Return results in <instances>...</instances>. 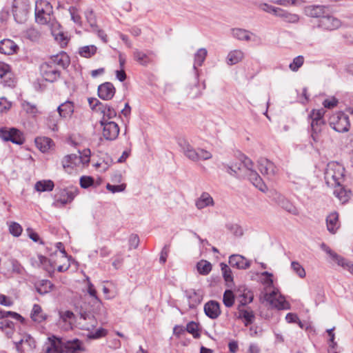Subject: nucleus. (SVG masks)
<instances>
[{
    "label": "nucleus",
    "instance_id": "4c0bfd02",
    "mask_svg": "<svg viewBox=\"0 0 353 353\" xmlns=\"http://www.w3.org/2000/svg\"><path fill=\"white\" fill-rule=\"evenodd\" d=\"M277 17L283 19L285 22L296 23L299 20V15L288 12L281 8L278 11Z\"/></svg>",
    "mask_w": 353,
    "mask_h": 353
},
{
    "label": "nucleus",
    "instance_id": "6e6552de",
    "mask_svg": "<svg viewBox=\"0 0 353 353\" xmlns=\"http://www.w3.org/2000/svg\"><path fill=\"white\" fill-rule=\"evenodd\" d=\"M100 124L103 127V136L106 140L112 141L118 137L119 128L116 122L101 119Z\"/></svg>",
    "mask_w": 353,
    "mask_h": 353
},
{
    "label": "nucleus",
    "instance_id": "13d9d810",
    "mask_svg": "<svg viewBox=\"0 0 353 353\" xmlns=\"http://www.w3.org/2000/svg\"><path fill=\"white\" fill-rule=\"evenodd\" d=\"M239 158L246 168L247 172L251 171V170H254L253 162L250 159L245 156L243 154H240Z\"/></svg>",
    "mask_w": 353,
    "mask_h": 353
},
{
    "label": "nucleus",
    "instance_id": "680f3d73",
    "mask_svg": "<svg viewBox=\"0 0 353 353\" xmlns=\"http://www.w3.org/2000/svg\"><path fill=\"white\" fill-rule=\"evenodd\" d=\"M94 183V179L88 176H83L80 178V185L83 188H88Z\"/></svg>",
    "mask_w": 353,
    "mask_h": 353
},
{
    "label": "nucleus",
    "instance_id": "0e129e2a",
    "mask_svg": "<svg viewBox=\"0 0 353 353\" xmlns=\"http://www.w3.org/2000/svg\"><path fill=\"white\" fill-rule=\"evenodd\" d=\"M23 108L26 112L35 114L37 112V108L35 105L30 103L28 101H24L22 103Z\"/></svg>",
    "mask_w": 353,
    "mask_h": 353
},
{
    "label": "nucleus",
    "instance_id": "6e6d98bb",
    "mask_svg": "<svg viewBox=\"0 0 353 353\" xmlns=\"http://www.w3.org/2000/svg\"><path fill=\"white\" fill-rule=\"evenodd\" d=\"M50 29L51 30L52 34L54 37V39L59 41L61 45L67 43L66 37L64 36L63 32L59 31V28Z\"/></svg>",
    "mask_w": 353,
    "mask_h": 353
},
{
    "label": "nucleus",
    "instance_id": "603ef678",
    "mask_svg": "<svg viewBox=\"0 0 353 353\" xmlns=\"http://www.w3.org/2000/svg\"><path fill=\"white\" fill-rule=\"evenodd\" d=\"M108 334L107 330L100 327L95 332H90L88 334V338L90 339H99L103 336H105Z\"/></svg>",
    "mask_w": 353,
    "mask_h": 353
},
{
    "label": "nucleus",
    "instance_id": "8fccbe9b",
    "mask_svg": "<svg viewBox=\"0 0 353 353\" xmlns=\"http://www.w3.org/2000/svg\"><path fill=\"white\" fill-rule=\"evenodd\" d=\"M223 276L227 283L233 282V276L231 269L225 263H221Z\"/></svg>",
    "mask_w": 353,
    "mask_h": 353
},
{
    "label": "nucleus",
    "instance_id": "3c124183",
    "mask_svg": "<svg viewBox=\"0 0 353 353\" xmlns=\"http://www.w3.org/2000/svg\"><path fill=\"white\" fill-rule=\"evenodd\" d=\"M304 63V57L301 55L296 57L292 62L289 65V68L293 71L296 72L303 65Z\"/></svg>",
    "mask_w": 353,
    "mask_h": 353
},
{
    "label": "nucleus",
    "instance_id": "20e7f679",
    "mask_svg": "<svg viewBox=\"0 0 353 353\" xmlns=\"http://www.w3.org/2000/svg\"><path fill=\"white\" fill-rule=\"evenodd\" d=\"M330 125L338 132H347L350 127L349 117L342 112L334 113L329 119Z\"/></svg>",
    "mask_w": 353,
    "mask_h": 353
},
{
    "label": "nucleus",
    "instance_id": "f257e3e1",
    "mask_svg": "<svg viewBox=\"0 0 353 353\" xmlns=\"http://www.w3.org/2000/svg\"><path fill=\"white\" fill-rule=\"evenodd\" d=\"M35 19L39 23L47 25L50 28H60L53 16L52 6L46 1L37 0L35 3Z\"/></svg>",
    "mask_w": 353,
    "mask_h": 353
},
{
    "label": "nucleus",
    "instance_id": "a878e982",
    "mask_svg": "<svg viewBox=\"0 0 353 353\" xmlns=\"http://www.w3.org/2000/svg\"><path fill=\"white\" fill-rule=\"evenodd\" d=\"M327 228L330 232L334 234L339 229L340 224L339 214L336 212H331L326 218Z\"/></svg>",
    "mask_w": 353,
    "mask_h": 353
},
{
    "label": "nucleus",
    "instance_id": "9b49d317",
    "mask_svg": "<svg viewBox=\"0 0 353 353\" xmlns=\"http://www.w3.org/2000/svg\"><path fill=\"white\" fill-rule=\"evenodd\" d=\"M41 72L46 81L54 82L60 77V71L49 62L41 65Z\"/></svg>",
    "mask_w": 353,
    "mask_h": 353
},
{
    "label": "nucleus",
    "instance_id": "c85d7f7f",
    "mask_svg": "<svg viewBox=\"0 0 353 353\" xmlns=\"http://www.w3.org/2000/svg\"><path fill=\"white\" fill-rule=\"evenodd\" d=\"M58 114L62 118L71 117L74 112V105L71 101H67L57 108Z\"/></svg>",
    "mask_w": 353,
    "mask_h": 353
},
{
    "label": "nucleus",
    "instance_id": "e433bc0d",
    "mask_svg": "<svg viewBox=\"0 0 353 353\" xmlns=\"http://www.w3.org/2000/svg\"><path fill=\"white\" fill-rule=\"evenodd\" d=\"M54 187V182L51 180L39 181L35 183L34 188L38 192L52 191Z\"/></svg>",
    "mask_w": 353,
    "mask_h": 353
},
{
    "label": "nucleus",
    "instance_id": "864d4df0",
    "mask_svg": "<svg viewBox=\"0 0 353 353\" xmlns=\"http://www.w3.org/2000/svg\"><path fill=\"white\" fill-rule=\"evenodd\" d=\"M11 267H12V272L17 274H23L25 272L24 268L22 265L16 259H11L10 261Z\"/></svg>",
    "mask_w": 353,
    "mask_h": 353
},
{
    "label": "nucleus",
    "instance_id": "c756f323",
    "mask_svg": "<svg viewBox=\"0 0 353 353\" xmlns=\"http://www.w3.org/2000/svg\"><path fill=\"white\" fill-rule=\"evenodd\" d=\"M49 344L47 345L45 353H61V339L55 336L48 338Z\"/></svg>",
    "mask_w": 353,
    "mask_h": 353
},
{
    "label": "nucleus",
    "instance_id": "e2e57ef3",
    "mask_svg": "<svg viewBox=\"0 0 353 353\" xmlns=\"http://www.w3.org/2000/svg\"><path fill=\"white\" fill-rule=\"evenodd\" d=\"M88 281V293L90 296L93 298L97 303H100V300L99 299L97 295V291L94 288V285L89 281V279H87Z\"/></svg>",
    "mask_w": 353,
    "mask_h": 353
},
{
    "label": "nucleus",
    "instance_id": "4468645a",
    "mask_svg": "<svg viewBox=\"0 0 353 353\" xmlns=\"http://www.w3.org/2000/svg\"><path fill=\"white\" fill-rule=\"evenodd\" d=\"M83 350L82 343L79 339L64 341L61 339V353H80Z\"/></svg>",
    "mask_w": 353,
    "mask_h": 353
},
{
    "label": "nucleus",
    "instance_id": "4d7b16f0",
    "mask_svg": "<svg viewBox=\"0 0 353 353\" xmlns=\"http://www.w3.org/2000/svg\"><path fill=\"white\" fill-rule=\"evenodd\" d=\"M198 161H207L212 158V154L210 151L203 148H198Z\"/></svg>",
    "mask_w": 353,
    "mask_h": 353
},
{
    "label": "nucleus",
    "instance_id": "2eb2a0df",
    "mask_svg": "<svg viewBox=\"0 0 353 353\" xmlns=\"http://www.w3.org/2000/svg\"><path fill=\"white\" fill-rule=\"evenodd\" d=\"M178 143L181 152L188 159L194 162H198V148H194L185 139H179Z\"/></svg>",
    "mask_w": 353,
    "mask_h": 353
},
{
    "label": "nucleus",
    "instance_id": "39448f33",
    "mask_svg": "<svg viewBox=\"0 0 353 353\" xmlns=\"http://www.w3.org/2000/svg\"><path fill=\"white\" fill-rule=\"evenodd\" d=\"M12 12L14 20L19 23H23L28 19L29 5L26 0H14Z\"/></svg>",
    "mask_w": 353,
    "mask_h": 353
},
{
    "label": "nucleus",
    "instance_id": "9d476101",
    "mask_svg": "<svg viewBox=\"0 0 353 353\" xmlns=\"http://www.w3.org/2000/svg\"><path fill=\"white\" fill-rule=\"evenodd\" d=\"M232 35L234 38L243 41H252L259 43L261 38L250 31L243 28L232 29Z\"/></svg>",
    "mask_w": 353,
    "mask_h": 353
},
{
    "label": "nucleus",
    "instance_id": "338daca9",
    "mask_svg": "<svg viewBox=\"0 0 353 353\" xmlns=\"http://www.w3.org/2000/svg\"><path fill=\"white\" fill-rule=\"evenodd\" d=\"M227 228L236 236H241L243 234L241 228L237 224L227 225Z\"/></svg>",
    "mask_w": 353,
    "mask_h": 353
},
{
    "label": "nucleus",
    "instance_id": "c9c22d12",
    "mask_svg": "<svg viewBox=\"0 0 353 353\" xmlns=\"http://www.w3.org/2000/svg\"><path fill=\"white\" fill-rule=\"evenodd\" d=\"M334 188V194L343 203L347 202L350 198V192L347 191L342 185H336Z\"/></svg>",
    "mask_w": 353,
    "mask_h": 353
},
{
    "label": "nucleus",
    "instance_id": "7c9ffc66",
    "mask_svg": "<svg viewBox=\"0 0 353 353\" xmlns=\"http://www.w3.org/2000/svg\"><path fill=\"white\" fill-rule=\"evenodd\" d=\"M238 318L244 319V324L245 326H248L253 323L254 320V314L253 311L244 310L241 308V306L238 307Z\"/></svg>",
    "mask_w": 353,
    "mask_h": 353
},
{
    "label": "nucleus",
    "instance_id": "a18cd8bd",
    "mask_svg": "<svg viewBox=\"0 0 353 353\" xmlns=\"http://www.w3.org/2000/svg\"><path fill=\"white\" fill-rule=\"evenodd\" d=\"M90 150H84L83 154L80 153L78 155L77 154V159H76V161L77 166H79L81 164L83 165L88 164L90 162Z\"/></svg>",
    "mask_w": 353,
    "mask_h": 353
},
{
    "label": "nucleus",
    "instance_id": "f03ea898",
    "mask_svg": "<svg viewBox=\"0 0 353 353\" xmlns=\"http://www.w3.org/2000/svg\"><path fill=\"white\" fill-rule=\"evenodd\" d=\"M343 166L335 161H331L327 163L324 178L326 184L329 187H336V185H342L344 181Z\"/></svg>",
    "mask_w": 353,
    "mask_h": 353
},
{
    "label": "nucleus",
    "instance_id": "c03bdc74",
    "mask_svg": "<svg viewBox=\"0 0 353 353\" xmlns=\"http://www.w3.org/2000/svg\"><path fill=\"white\" fill-rule=\"evenodd\" d=\"M196 267L199 272L203 275L208 274L212 270L211 263L204 260L199 261L197 263Z\"/></svg>",
    "mask_w": 353,
    "mask_h": 353
},
{
    "label": "nucleus",
    "instance_id": "f8f14e48",
    "mask_svg": "<svg viewBox=\"0 0 353 353\" xmlns=\"http://www.w3.org/2000/svg\"><path fill=\"white\" fill-rule=\"evenodd\" d=\"M258 168L263 175L267 176L269 179L272 178L277 172L275 165L265 158L259 159Z\"/></svg>",
    "mask_w": 353,
    "mask_h": 353
},
{
    "label": "nucleus",
    "instance_id": "cd10ccee",
    "mask_svg": "<svg viewBox=\"0 0 353 353\" xmlns=\"http://www.w3.org/2000/svg\"><path fill=\"white\" fill-rule=\"evenodd\" d=\"M325 8L323 6H310L305 8V13L308 17L321 19L324 17Z\"/></svg>",
    "mask_w": 353,
    "mask_h": 353
},
{
    "label": "nucleus",
    "instance_id": "5701e85b",
    "mask_svg": "<svg viewBox=\"0 0 353 353\" xmlns=\"http://www.w3.org/2000/svg\"><path fill=\"white\" fill-rule=\"evenodd\" d=\"M18 46L10 39H3L0 41V52L4 54H13L17 52Z\"/></svg>",
    "mask_w": 353,
    "mask_h": 353
},
{
    "label": "nucleus",
    "instance_id": "393cba45",
    "mask_svg": "<svg viewBox=\"0 0 353 353\" xmlns=\"http://www.w3.org/2000/svg\"><path fill=\"white\" fill-rule=\"evenodd\" d=\"M61 117L55 112L49 113L45 119V125L48 129L56 132L59 130L58 123L60 121Z\"/></svg>",
    "mask_w": 353,
    "mask_h": 353
},
{
    "label": "nucleus",
    "instance_id": "aec40b11",
    "mask_svg": "<svg viewBox=\"0 0 353 353\" xmlns=\"http://www.w3.org/2000/svg\"><path fill=\"white\" fill-rule=\"evenodd\" d=\"M205 314L212 319H216L221 314L220 305L216 301H210L204 305Z\"/></svg>",
    "mask_w": 353,
    "mask_h": 353
},
{
    "label": "nucleus",
    "instance_id": "774afa93",
    "mask_svg": "<svg viewBox=\"0 0 353 353\" xmlns=\"http://www.w3.org/2000/svg\"><path fill=\"white\" fill-rule=\"evenodd\" d=\"M23 344H26L30 348H33L36 346L34 339L29 334H25L21 339Z\"/></svg>",
    "mask_w": 353,
    "mask_h": 353
},
{
    "label": "nucleus",
    "instance_id": "1a4fd4ad",
    "mask_svg": "<svg viewBox=\"0 0 353 353\" xmlns=\"http://www.w3.org/2000/svg\"><path fill=\"white\" fill-rule=\"evenodd\" d=\"M78 193L77 188H67L61 190L59 198L57 199L53 203V205L56 208H61L65 204L70 203Z\"/></svg>",
    "mask_w": 353,
    "mask_h": 353
},
{
    "label": "nucleus",
    "instance_id": "dca6fc26",
    "mask_svg": "<svg viewBox=\"0 0 353 353\" xmlns=\"http://www.w3.org/2000/svg\"><path fill=\"white\" fill-rule=\"evenodd\" d=\"M319 26L325 30H333L341 26V21L332 16L324 15L319 19Z\"/></svg>",
    "mask_w": 353,
    "mask_h": 353
},
{
    "label": "nucleus",
    "instance_id": "de8ad7c7",
    "mask_svg": "<svg viewBox=\"0 0 353 353\" xmlns=\"http://www.w3.org/2000/svg\"><path fill=\"white\" fill-rule=\"evenodd\" d=\"M223 302L227 307H230L234 305V296L232 290H227L225 291L223 296Z\"/></svg>",
    "mask_w": 353,
    "mask_h": 353
},
{
    "label": "nucleus",
    "instance_id": "37998d69",
    "mask_svg": "<svg viewBox=\"0 0 353 353\" xmlns=\"http://www.w3.org/2000/svg\"><path fill=\"white\" fill-rule=\"evenodd\" d=\"M321 248L322 250L325 252L338 265L342 264L343 257L332 251L326 244L324 243H321Z\"/></svg>",
    "mask_w": 353,
    "mask_h": 353
},
{
    "label": "nucleus",
    "instance_id": "473e14b6",
    "mask_svg": "<svg viewBox=\"0 0 353 353\" xmlns=\"http://www.w3.org/2000/svg\"><path fill=\"white\" fill-rule=\"evenodd\" d=\"M35 143L41 152H45L52 147L53 141L50 138L43 137L36 138Z\"/></svg>",
    "mask_w": 353,
    "mask_h": 353
},
{
    "label": "nucleus",
    "instance_id": "49530a36",
    "mask_svg": "<svg viewBox=\"0 0 353 353\" xmlns=\"http://www.w3.org/2000/svg\"><path fill=\"white\" fill-rule=\"evenodd\" d=\"M280 207L293 215H299V214L298 208L287 199L283 202Z\"/></svg>",
    "mask_w": 353,
    "mask_h": 353
},
{
    "label": "nucleus",
    "instance_id": "6ab92c4d",
    "mask_svg": "<svg viewBox=\"0 0 353 353\" xmlns=\"http://www.w3.org/2000/svg\"><path fill=\"white\" fill-rule=\"evenodd\" d=\"M48 62L54 65V67L59 66L65 69L69 65L70 60L69 56L65 52H61L52 56Z\"/></svg>",
    "mask_w": 353,
    "mask_h": 353
},
{
    "label": "nucleus",
    "instance_id": "69168bd1",
    "mask_svg": "<svg viewBox=\"0 0 353 353\" xmlns=\"http://www.w3.org/2000/svg\"><path fill=\"white\" fill-rule=\"evenodd\" d=\"M88 103L90 105V107L92 110L99 112V108H101V105L103 104V103L100 102L96 98H90L88 99Z\"/></svg>",
    "mask_w": 353,
    "mask_h": 353
},
{
    "label": "nucleus",
    "instance_id": "412c9836",
    "mask_svg": "<svg viewBox=\"0 0 353 353\" xmlns=\"http://www.w3.org/2000/svg\"><path fill=\"white\" fill-rule=\"evenodd\" d=\"M246 175L251 183L260 191L265 192L268 190L266 185L254 170L246 172Z\"/></svg>",
    "mask_w": 353,
    "mask_h": 353
},
{
    "label": "nucleus",
    "instance_id": "09e8293b",
    "mask_svg": "<svg viewBox=\"0 0 353 353\" xmlns=\"http://www.w3.org/2000/svg\"><path fill=\"white\" fill-rule=\"evenodd\" d=\"M185 330L190 334H192L195 339L200 337V333L199 332V324L194 321H190L187 324Z\"/></svg>",
    "mask_w": 353,
    "mask_h": 353
},
{
    "label": "nucleus",
    "instance_id": "a211bd4d",
    "mask_svg": "<svg viewBox=\"0 0 353 353\" xmlns=\"http://www.w3.org/2000/svg\"><path fill=\"white\" fill-rule=\"evenodd\" d=\"M229 263L233 268L246 270L250 268L251 262L240 254H232L229 258Z\"/></svg>",
    "mask_w": 353,
    "mask_h": 353
},
{
    "label": "nucleus",
    "instance_id": "5fc2aeb1",
    "mask_svg": "<svg viewBox=\"0 0 353 353\" xmlns=\"http://www.w3.org/2000/svg\"><path fill=\"white\" fill-rule=\"evenodd\" d=\"M291 268L293 271L300 277L304 278L306 275L305 269L297 261H292L291 263Z\"/></svg>",
    "mask_w": 353,
    "mask_h": 353
},
{
    "label": "nucleus",
    "instance_id": "7ed1b4c3",
    "mask_svg": "<svg viewBox=\"0 0 353 353\" xmlns=\"http://www.w3.org/2000/svg\"><path fill=\"white\" fill-rule=\"evenodd\" d=\"M324 114L325 110L323 108L313 110L310 114L312 130L311 137L314 142H317L319 140L320 133L325 125Z\"/></svg>",
    "mask_w": 353,
    "mask_h": 353
},
{
    "label": "nucleus",
    "instance_id": "f704fd0d",
    "mask_svg": "<svg viewBox=\"0 0 353 353\" xmlns=\"http://www.w3.org/2000/svg\"><path fill=\"white\" fill-rule=\"evenodd\" d=\"M77 154H71L65 156L61 160V165L63 168L68 171V169L72 168L74 166H77V163L76 161Z\"/></svg>",
    "mask_w": 353,
    "mask_h": 353
},
{
    "label": "nucleus",
    "instance_id": "423d86ee",
    "mask_svg": "<svg viewBox=\"0 0 353 353\" xmlns=\"http://www.w3.org/2000/svg\"><path fill=\"white\" fill-rule=\"evenodd\" d=\"M0 138L3 141H11L17 145H21L24 142L23 134L14 128L10 129L6 128H0Z\"/></svg>",
    "mask_w": 353,
    "mask_h": 353
},
{
    "label": "nucleus",
    "instance_id": "ddd939ff",
    "mask_svg": "<svg viewBox=\"0 0 353 353\" xmlns=\"http://www.w3.org/2000/svg\"><path fill=\"white\" fill-rule=\"evenodd\" d=\"M78 324L81 330L91 331L97 326V321L92 314L83 312L80 313Z\"/></svg>",
    "mask_w": 353,
    "mask_h": 353
},
{
    "label": "nucleus",
    "instance_id": "f3484780",
    "mask_svg": "<svg viewBox=\"0 0 353 353\" xmlns=\"http://www.w3.org/2000/svg\"><path fill=\"white\" fill-rule=\"evenodd\" d=\"M115 94V88L110 82H105L98 87V95L103 100H110Z\"/></svg>",
    "mask_w": 353,
    "mask_h": 353
},
{
    "label": "nucleus",
    "instance_id": "bb28decb",
    "mask_svg": "<svg viewBox=\"0 0 353 353\" xmlns=\"http://www.w3.org/2000/svg\"><path fill=\"white\" fill-rule=\"evenodd\" d=\"M99 109V112L103 115L101 119H104L106 121H110V119L116 117L117 116V112L115 109L108 104L103 103L101 105V108Z\"/></svg>",
    "mask_w": 353,
    "mask_h": 353
},
{
    "label": "nucleus",
    "instance_id": "2f4dec72",
    "mask_svg": "<svg viewBox=\"0 0 353 353\" xmlns=\"http://www.w3.org/2000/svg\"><path fill=\"white\" fill-rule=\"evenodd\" d=\"M244 57V53L240 50L230 52L227 57V63L232 65L240 62Z\"/></svg>",
    "mask_w": 353,
    "mask_h": 353
},
{
    "label": "nucleus",
    "instance_id": "4be33fe9",
    "mask_svg": "<svg viewBox=\"0 0 353 353\" xmlns=\"http://www.w3.org/2000/svg\"><path fill=\"white\" fill-rule=\"evenodd\" d=\"M134 58L139 64L143 66H147L153 62L152 59L150 57L152 55H154V53L152 51L148 53H145L139 50L134 51Z\"/></svg>",
    "mask_w": 353,
    "mask_h": 353
},
{
    "label": "nucleus",
    "instance_id": "b1692460",
    "mask_svg": "<svg viewBox=\"0 0 353 353\" xmlns=\"http://www.w3.org/2000/svg\"><path fill=\"white\" fill-rule=\"evenodd\" d=\"M214 205V199L208 192H204L196 200L195 205L198 210H202Z\"/></svg>",
    "mask_w": 353,
    "mask_h": 353
},
{
    "label": "nucleus",
    "instance_id": "ea45409f",
    "mask_svg": "<svg viewBox=\"0 0 353 353\" xmlns=\"http://www.w3.org/2000/svg\"><path fill=\"white\" fill-rule=\"evenodd\" d=\"M97 51V48L94 45L85 46L79 48V54L84 58H90L94 56Z\"/></svg>",
    "mask_w": 353,
    "mask_h": 353
},
{
    "label": "nucleus",
    "instance_id": "79ce46f5",
    "mask_svg": "<svg viewBox=\"0 0 353 353\" xmlns=\"http://www.w3.org/2000/svg\"><path fill=\"white\" fill-rule=\"evenodd\" d=\"M208 51L205 48H200L194 54V68L196 70L197 66H201L205 61Z\"/></svg>",
    "mask_w": 353,
    "mask_h": 353
},
{
    "label": "nucleus",
    "instance_id": "052dcab7",
    "mask_svg": "<svg viewBox=\"0 0 353 353\" xmlns=\"http://www.w3.org/2000/svg\"><path fill=\"white\" fill-rule=\"evenodd\" d=\"M125 183H122L120 185H111L110 183H108L106 185L107 190L111 192L112 193L123 192L125 190Z\"/></svg>",
    "mask_w": 353,
    "mask_h": 353
},
{
    "label": "nucleus",
    "instance_id": "58836bf2",
    "mask_svg": "<svg viewBox=\"0 0 353 353\" xmlns=\"http://www.w3.org/2000/svg\"><path fill=\"white\" fill-rule=\"evenodd\" d=\"M188 306L190 308H195L201 302V296L194 290L188 292Z\"/></svg>",
    "mask_w": 353,
    "mask_h": 353
},
{
    "label": "nucleus",
    "instance_id": "bf43d9fd",
    "mask_svg": "<svg viewBox=\"0 0 353 353\" xmlns=\"http://www.w3.org/2000/svg\"><path fill=\"white\" fill-rule=\"evenodd\" d=\"M9 231L13 236H19L22 232V228L19 223L13 222L9 226Z\"/></svg>",
    "mask_w": 353,
    "mask_h": 353
},
{
    "label": "nucleus",
    "instance_id": "0eeeda50",
    "mask_svg": "<svg viewBox=\"0 0 353 353\" xmlns=\"http://www.w3.org/2000/svg\"><path fill=\"white\" fill-rule=\"evenodd\" d=\"M265 300L268 302L272 307L279 310H287L289 308V304L285 300L284 297L274 290L270 293L265 294Z\"/></svg>",
    "mask_w": 353,
    "mask_h": 353
},
{
    "label": "nucleus",
    "instance_id": "72a5a7b5",
    "mask_svg": "<svg viewBox=\"0 0 353 353\" xmlns=\"http://www.w3.org/2000/svg\"><path fill=\"white\" fill-rule=\"evenodd\" d=\"M30 316L31 319L37 323H41L46 319V314L43 312L41 307L38 304L33 305Z\"/></svg>",
    "mask_w": 353,
    "mask_h": 353
},
{
    "label": "nucleus",
    "instance_id": "a19ab883",
    "mask_svg": "<svg viewBox=\"0 0 353 353\" xmlns=\"http://www.w3.org/2000/svg\"><path fill=\"white\" fill-rule=\"evenodd\" d=\"M52 286L49 280H42L36 284V290L40 294H45L51 290Z\"/></svg>",
    "mask_w": 353,
    "mask_h": 353
}]
</instances>
